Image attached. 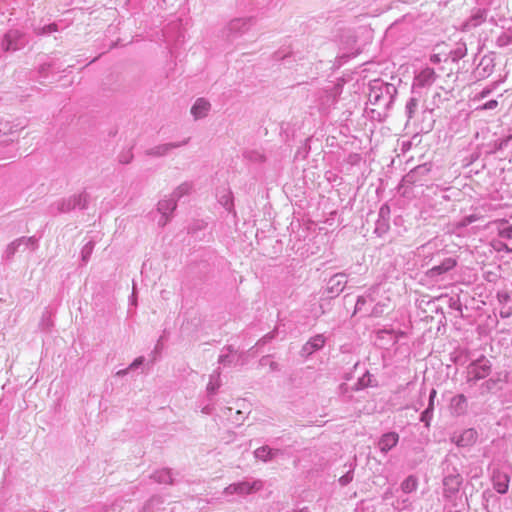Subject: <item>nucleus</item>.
Masks as SVG:
<instances>
[{
    "instance_id": "f257e3e1",
    "label": "nucleus",
    "mask_w": 512,
    "mask_h": 512,
    "mask_svg": "<svg viewBox=\"0 0 512 512\" xmlns=\"http://www.w3.org/2000/svg\"><path fill=\"white\" fill-rule=\"evenodd\" d=\"M491 372V362L485 356L472 361L466 369L467 382L475 383L486 378Z\"/></svg>"
},
{
    "instance_id": "f03ea898",
    "label": "nucleus",
    "mask_w": 512,
    "mask_h": 512,
    "mask_svg": "<svg viewBox=\"0 0 512 512\" xmlns=\"http://www.w3.org/2000/svg\"><path fill=\"white\" fill-rule=\"evenodd\" d=\"M509 483H510V476L507 473L502 472L499 469L493 470L492 484H493V488L499 494H506L508 492Z\"/></svg>"
},
{
    "instance_id": "7ed1b4c3",
    "label": "nucleus",
    "mask_w": 512,
    "mask_h": 512,
    "mask_svg": "<svg viewBox=\"0 0 512 512\" xmlns=\"http://www.w3.org/2000/svg\"><path fill=\"white\" fill-rule=\"evenodd\" d=\"M477 436V431L473 428H469L458 435L455 433L451 440L459 447H468L476 442Z\"/></svg>"
},
{
    "instance_id": "20e7f679",
    "label": "nucleus",
    "mask_w": 512,
    "mask_h": 512,
    "mask_svg": "<svg viewBox=\"0 0 512 512\" xmlns=\"http://www.w3.org/2000/svg\"><path fill=\"white\" fill-rule=\"evenodd\" d=\"M488 10L485 8H478L476 9L470 18L465 22L464 29H470L472 27H477L480 24H482L484 21H486L488 17Z\"/></svg>"
},
{
    "instance_id": "39448f33",
    "label": "nucleus",
    "mask_w": 512,
    "mask_h": 512,
    "mask_svg": "<svg viewBox=\"0 0 512 512\" xmlns=\"http://www.w3.org/2000/svg\"><path fill=\"white\" fill-rule=\"evenodd\" d=\"M467 407V399L462 394L455 396L450 400V410H452L455 415L459 416L464 414L467 411Z\"/></svg>"
},
{
    "instance_id": "423d86ee",
    "label": "nucleus",
    "mask_w": 512,
    "mask_h": 512,
    "mask_svg": "<svg viewBox=\"0 0 512 512\" xmlns=\"http://www.w3.org/2000/svg\"><path fill=\"white\" fill-rule=\"evenodd\" d=\"M399 436L395 432L384 434L379 441V448L382 452H387L398 443Z\"/></svg>"
},
{
    "instance_id": "0eeeda50",
    "label": "nucleus",
    "mask_w": 512,
    "mask_h": 512,
    "mask_svg": "<svg viewBox=\"0 0 512 512\" xmlns=\"http://www.w3.org/2000/svg\"><path fill=\"white\" fill-rule=\"evenodd\" d=\"M210 108L209 102L206 100L200 98L198 99L195 104L191 108V113L196 117L200 118L206 115Z\"/></svg>"
},
{
    "instance_id": "6e6552de",
    "label": "nucleus",
    "mask_w": 512,
    "mask_h": 512,
    "mask_svg": "<svg viewBox=\"0 0 512 512\" xmlns=\"http://www.w3.org/2000/svg\"><path fill=\"white\" fill-rule=\"evenodd\" d=\"M324 343H325V340H324L323 336H321V335L315 336L309 342L306 343V345L304 346V350L307 353H312L314 350H317V349H320L321 347H323Z\"/></svg>"
},
{
    "instance_id": "1a4fd4ad",
    "label": "nucleus",
    "mask_w": 512,
    "mask_h": 512,
    "mask_svg": "<svg viewBox=\"0 0 512 512\" xmlns=\"http://www.w3.org/2000/svg\"><path fill=\"white\" fill-rule=\"evenodd\" d=\"M260 488H261V483H259V482H254L251 485L249 483H240L234 487V491H236L238 493H242V494H247L252 491H257Z\"/></svg>"
},
{
    "instance_id": "9d476101",
    "label": "nucleus",
    "mask_w": 512,
    "mask_h": 512,
    "mask_svg": "<svg viewBox=\"0 0 512 512\" xmlns=\"http://www.w3.org/2000/svg\"><path fill=\"white\" fill-rule=\"evenodd\" d=\"M401 488L405 493H411L417 488L416 478H414L413 476H409L402 482Z\"/></svg>"
},
{
    "instance_id": "9b49d317",
    "label": "nucleus",
    "mask_w": 512,
    "mask_h": 512,
    "mask_svg": "<svg viewBox=\"0 0 512 512\" xmlns=\"http://www.w3.org/2000/svg\"><path fill=\"white\" fill-rule=\"evenodd\" d=\"M512 44V32H503L496 39V45L498 47H505Z\"/></svg>"
},
{
    "instance_id": "f8f14e48",
    "label": "nucleus",
    "mask_w": 512,
    "mask_h": 512,
    "mask_svg": "<svg viewBox=\"0 0 512 512\" xmlns=\"http://www.w3.org/2000/svg\"><path fill=\"white\" fill-rule=\"evenodd\" d=\"M342 276L341 275H335L334 277H332L329 281V284H331V289L333 290L334 287H335V291L336 292H340L342 291V289L344 288V283L342 281Z\"/></svg>"
},
{
    "instance_id": "ddd939ff",
    "label": "nucleus",
    "mask_w": 512,
    "mask_h": 512,
    "mask_svg": "<svg viewBox=\"0 0 512 512\" xmlns=\"http://www.w3.org/2000/svg\"><path fill=\"white\" fill-rule=\"evenodd\" d=\"M496 297L501 306L507 305L511 300L510 294L506 291L497 292Z\"/></svg>"
},
{
    "instance_id": "4468645a",
    "label": "nucleus",
    "mask_w": 512,
    "mask_h": 512,
    "mask_svg": "<svg viewBox=\"0 0 512 512\" xmlns=\"http://www.w3.org/2000/svg\"><path fill=\"white\" fill-rule=\"evenodd\" d=\"M491 63H492V60H491V59H488V60H486V59H482V60H481V62H480V65H479V66H480V67H481V66H483V71H484V73L479 72V74H480L481 76H487V75H489V73L492 71V67H493V65H491Z\"/></svg>"
},
{
    "instance_id": "2eb2a0df",
    "label": "nucleus",
    "mask_w": 512,
    "mask_h": 512,
    "mask_svg": "<svg viewBox=\"0 0 512 512\" xmlns=\"http://www.w3.org/2000/svg\"><path fill=\"white\" fill-rule=\"evenodd\" d=\"M499 237L502 239H512V225H507L499 229Z\"/></svg>"
},
{
    "instance_id": "dca6fc26",
    "label": "nucleus",
    "mask_w": 512,
    "mask_h": 512,
    "mask_svg": "<svg viewBox=\"0 0 512 512\" xmlns=\"http://www.w3.org/2000/svg\"><path fill=\"white\" fill-rule=\"evenodd\" d=\"M466 46L465 44H461L457 47V49L453 52L454 53V57H452V60L455 61L457 59H460L462 58L463 56H465L466 54Z\"/></svg>"
},
{
    "instance_id": "f3484780",
    "label": "nucleus",
    "mask_w": 512,
    "mask_h": 512,
    "mask_svg": "<svg viewBox=\"0 0 512 512\" xmlns=\"http://www.w3.org/2000/svg\"><path fill=\"white\" fill-rule=\"evenodd\" d=\"M499 315L501 318L506 319L512 315V307L508 305L501 306Z\"/></svg>"
},
{
    "instance_id": "a211bd4d",
    "label": "nucleus",
    "mask_w": 512,
    "mask_h": 512,
    "mask_svg": "<svg viewBox=\"0 0 512 512\" xmlns=\"http://www.w3.org/2000/svg\"><path fill=\"white\" fill-rule=\"evenodd\" d=\"M449 482H450V492H451L453 489H458V487L460 486V484L462 482V478L460 477V475H457L455 477H452L450 475Z\"/></svg>"
},
{
    "instance_id": "6ab92c4d",
    "label": "nucleus",
    "mask_w": 512,
    "mask_h": 512,
    "mask_svg": "<svg viewBox=\"0 0 512 512\" xmlns=\"http://www.w3.org/2000/svg\"><path fill=\"white\" fill-rule=\"evenodd\" d=\"M270 451L267 450V448L265 447H261V448H258L256 451H255V455L257 458L265 461L267 460V457L269 455Z\"/></svg>"
},
{
    "instance_id": "aec40b11",
    "label": "nucleus",
    "mask_w": 512,
    "mask_h": 512,
    "mask_svg": "<svg viewBox=\"0 0 512 512\" xmlns=\"http://www.w3.org/2000/svg\"><path fill=\"white\" fill-rule=\"evenodd\" d=\"M449 307H450V311L454 310L457 312V314H462L460 304H458L456 301H454L452 297H450Z\"/></svg>"
},
{
    "instance_id": "412c9836",
    "label": "nucleus",
    "mask_w": 512,
    "mask_h": 512,
    "mask_svg": "<svg viewBox=\"0 0 512 512\" xmlns=\"http://www.w3.org/2000/svg\"><path fill=\"white\" fill-rule=\"evenodd\" d=\"M497 105H498V102L496 100H490V101L486 102L482 106V109H484V110H492V109L496 108Z\"/></svg>"
},
{
    "instance_id": "4be33fe9",
    "label": "nucleus",
    "mask_w": 512,
    "mask_h": 512,
    "mask_svg": "<svg viewBox=\"0 0 512 512\" xmlns=\"http://www.w3.org/2000/svg\"><path fill=\"white\" fill-rule=\"evenodd\" d=\"M511 248H512V247H509L507 244L502 243V244H501V247L499 248V250H504V251H506V252L510 253V252H512Z\"/></svg>"
},
{
    "instance_id": "5701e85b",
    "label": "nucleus",
    "mask_w": 512,
    "mask_h": 512,
    "mask_svg": "<svg viewBox=\"0 0 512 512\" xmlns=\"http://www.w3.org/2000/svg\"><path fill=\"white\" fill-rule=\"evenodd\" d=\"M450 360H453L455 363H463L460 356H455L454 358L450 357Z\"/></svg>"
},
{
    "instance_id": "b1692460",
    "label": "nucleus",
    "mask_w": 512,
    "mask_h": 512,
    "mask_svg": "<svg viewBox=\"0 0 512 512\" xmlns=\"http://www.w3.org/2000/svg\"><path fill=\"white\" fill-rule=\"evenodd\" d=\"M454 265H456V261H455V260L450 259V265H449V268H450V269H452Z\"/></svg>"
},
{
    "instance_id": "393cba45",
    "label": "nucleus",
    "mask_w": 512,
    "mask_h": 512,
    "mask_svg": "<svg viewBox=\"0 0 512 512\" xmlns=\"http://www.w3.org/2000/svg\"><path fill=\"white\" fill-rule=\"evenodd\" d=\"M456 288H457L456 286H453V287H452V289L450 290V293H455V291H454V290H455Z\"/></svg>"
},
{
    "instance_id": "a878e982",
    "label": "nucleus",
    "mask_w": 512,
    "mask_h": 512,
    "mask_svg": "<svg viewBox=\"0 0 512 512\" xmlns=\"http://www.w3.org/2000/svg\"><path fill=\"white\" fill-rule=\"evenodd\" d=\"M467 117H468V114H465V115H464V121H466V120H467Z\"/></svg>"
},
{
    "instance_id": "bb28decb",
    "label": "nucleus",
    "mask_w": 512,
    "mask_h": 512,
    "mask_svg": "<svg viewBox=\"0 0 512 512\" xmlns=\"http://www.w3.org/2000/svg\"><path fill=\"white\" fill-rule=\"evenodd\" d=\"M488 92L483 91L482 96L484 97Z\"/></svg>"
},
{
    "instance_id": "cd10ccee",
    "label": "nucleus",
    "mask_w": 512,
    "mask_h": 512,
    "mask_svg": "<svg viewBox=\"0 0 512 512\" xmlns=\"http://www.w3.org/2000/svg\"><path fill=\"white\" fill-rule=\"evenodd\" d=\"M456 512H462V511L459 510V511H456Z\"/></svg>"
},
{
    "instance_id": "c85d7f7f",
    "label": "nucleus",
    "mask_w": 512,
    "mask_h": 512,
    "mask_svg": "<svg viewBox=\"0 0 512 512\" xmlns=\"http://www.w3.org/2000/svg\"><path fill=\"white\" fill-rule=\"evenodd\" d=\"M511 250H512V247H511Z\"/></svg>"
}]
</instances>
